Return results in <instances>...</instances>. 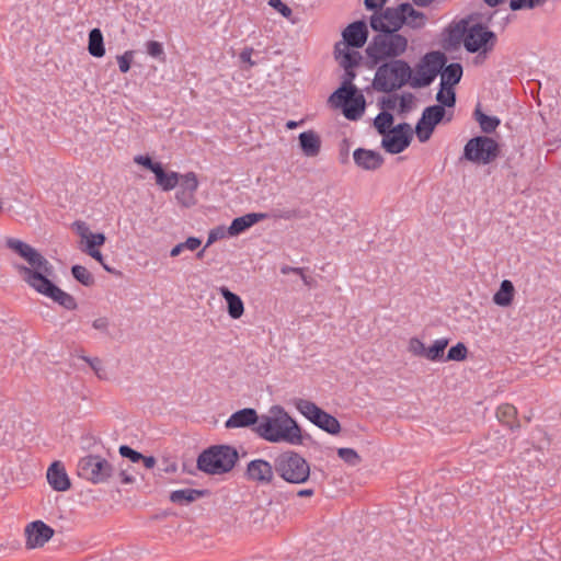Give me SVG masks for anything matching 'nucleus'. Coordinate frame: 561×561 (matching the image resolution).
<instances>
[{
    "label": "nucleus",
    "mask_w": 561,
    "mask_h": 561,
    "mask_svg": "<svg viewBox=\"0 0 561 561\" xmlns=\"http://www.w3.org/2000/svg\"><path fill=\"white\" fill-rule=\"evenodd\" d=\"M157 171L154 172L156 175V182L163 191H171L173 190L180 180L179 173L171 171V172H164L162 165L156 168Z\"/></svg>",
    "instance_id": "c756f323"
},
{
    "label": "nucleus",
    "mask_w": 561,
    "mask_h": 561,
    "mask_svg": "<svg viewBox=\"0 0 561 561\" xmlns=\"http://www.w3.org/2000/svg\"><path fill=\"white\" fill-rule=\"evenodd\" d=\"M180 190L176 192V199L184 206H190L194 201V194L198 187V180L194 172L181 176Z\"/></svg>",
    "instance_id": "f3484780"
},
{
    "label": "nucleus",
    "mask_w": 561,
    "mask_h": 561,
    "mask_svg": "<svg viewBox=\"0 0 561 561\" xmlns=\"http://www.w3.org/2000/svg\"><path fill=\"white\" fill-rule=\"evenodd\" d=\"M226 233H228V232L225 230L224 227H218V228L211 229L208 234L206 247H209L211 243H214L218 239L224 238L226 236Z\"/></svg>",
    "instance_id": "5fc2aeb1"
},
{
    "label": "nucleus",
    "mask_w": 561,
    "mask_h": 561,
    "mask_svg": "<svg viewBox=\"0 0 561 561\" xmlns=\"http://www.w3.org/2000/svg\"><path fill=\"white\" fill-rule=\"evenodd\" d=\"M202 495L203 491L196 489H182L171 492L170 501L175 504L185 505L196 501Z\"/></svg>",
    "instance_id": "473e14b6"
},
{
    "label": "nucleus",
    "mask_w": 561,
    "mask_h": 561,
    "mask_svg": "<svg viewBox=\"0 0 561 561\" xmlns=\"http://www.w3.org/2000/svg\"><path fill=\"white\" fill-rule=\"evenodd\" d=\"M294 405L306 419H308L319 428L331 435H336L340 433L341 424L339 420L323 411L312 401L298 398L294 400Z\"/></svg>",
    "instance_id": "1a4fd4ad"
},
{
    "label": "nucleus",
    "mask_w": 561,
    "mask_h": 561,
    "mask_svg": "<svg viewBox=\"0 0 561 561\" xmlns=\"http://www.w3.org/2000/svg\"><path fill=\"white\" fill-rule=\"evenodd\" d=\"M259 421L260 417L257 416V413L254 409L244 408L232 413L230 417L226 421L225 426L227 428L248 427L257 424Z\"/></svg>",
    "instance_id": "6ab92c4d"
},
{
    "label": "nucleus",
    "mask_w": 561,
    "mask_h": 561,
    "mask_svg": "<svg viewBox=\"0 0 561 561\" xmlns=\"http://www.w3.org/2000/svg\"><path fill=\"white\" fill-rule=\"evenodd\" d=\"M7 247L23 257L30 266L18 265L16 268L23 280L38 294L50 298L67 310L77 309L78 305L73 296L55 285L50 277L54 276V266L36 249L14 238L5 241Z\"/></svg>",
    "instance_id": "f257e3e1"
},
{
    "label": "nucleus",
    "mask_w": 561,
    "mask_h": 561,
    "mask_svg": "<svg viewBox=\"0 0 561 561\" xmlns=\"http://www.w3.org/2000/svg\"><path fill=\"white\" fill-rule=\"evenodd\" d=\"M72 276L82 285L91 286L94 284L93 275L82 265H73L71 267Z\"/></svg>",
    "instance_id": "a19ab883"
},
{
    "label": "nucleus",
    "mask_w": 561,
    "mask_h": 561,
    "mask_svg": "<svg viewBox=\"0 0 561 561\" xmlns=\"http://www.w3.org/2000/svg\"><path fill=\"white\" fill-rule=\"evenodd\" d=\"M202 244V240L197 237H188L184 242H181L171 249L170 255L175 257L184 250L195 251Z\"/></svg>",
    "instance_id": "ea45409f"
},
{
    "label": "nucleus",
    "mask_w": 561,
    "mask_h": 561,
    "mask_svg": "<svg viewBox=\"0 0 561 561\" xmlns=\"http://www.w3.org/2000/svg\"><path fill=\"white\" fill-rule=\"evenodd\" d=\"M434 128L435 127H432V125H428V123L420 118L415 126V134L417 139L421 142L427 141L431 138Z\"/></svg>",
    "instance_id": "c03bdc74"
},
{
    "label": "nucleus",
    "mask_w": 561,
    "mask_h": 561,
    "mask_svg": "<svg viewBox=\"0 0 561 561\" xmlns=\"http://www.w3.org/2000/svg\"><path fill=\"white\" fill-rule=\"evenodd\" d=\"M299 142L302 152L307 157H316L321 149V139L313 130L304 131L299 135Z\"/></svg>",
    "instance_id": "a878e982"
},
{
    "label": "nucleus",
    "mask_w": 561,
    "mask_h": 561,
    "mask_svg": "<svg viewBox=\"0 0 561 561\" xmlns=\"http://www.w3.org/2000/svg\"><path fill=\"white\" fill-rule=\"evenodd\" d=\"M474 118L479 123L482 131L485 134L493 133L501 123L496 116H489L481 112L480 108H476Z\"/></svg>",
    "instance_id": "72a5a7b5"
},
{
    "label": "nucleus",
    "mask_w": 561,
    "mask_h": 561,
    "mask_svg": "<svg viewBox=\"0 0 561 561\" xmlns=\"http://www.w3.org/2000/svg\"><path fill=\"white\" fill-rule=\"evenodd\" d=\"M302 270L304 268H301V267H291V266L285 265L280 268V273L284 275H287L289 273L302 275Z\"/></svg>",
    "instance_id": "774afa93"
},
{
    "label": "nucleus",
    "mask_w": 561,
    "mask_h": 561,
    "mask_svg": "<svg viewBox=\"0 0 561 561\" xmlns=\"http://www.w3.org/2000/svg\"><path fill=\"white\" fill-rule=\"evenodd\" d=\"M133 59H134L133 50H126L123 55L117 57V62H118L121 72L126 73L129 71Z\"/></svg>",
    "instance_id": "09e8293b"
},
{
    "label": "nucleus",
    "mask_w": 561,
    "mask_h": 561,
    "mask_svg": "<svg viewBox=\"0 0 561 561\" xmlns=\"http://www.w3.org/2000/svg\"><path fill=\"white\" fill-rule=\"evenodd\" d=\"M412 69L403 59H394L381 64L375 73L373 85L379 92L390 93L411 85Z\"/></svg>",
    "instance_id": "20e7f679"
},
{
    "label": "nucleus",
    "mask_w": 561,
    "mask_h": 561,
    "mask_svg": "<svg viewBox=\"0 0 561 561\" xmlns=\"http://www.w3.org/2000/svg\"><path fill=\"white\" fill-rule=\"evenodd\" d=\"M147 54L151 57L159 58L164 55L163 46L160 42L157 41H149L146 44Z\"/></svg>",
    "instance_id": "3c124183"
},
{
    "label": "nucleus",
    "mask_w": 561,
    "mask_h": 561,
    "mask_svg": "<svg viewBox=\"0 0 561 561\" xmlns=\"http://www.w3.org/2000/svg\"><path fill=\"white\" fill-rule=\"evenodd\" d=\"M337 455L343 461H345L350 466H357L362 460L360 456L353 448H339Z\"/></svg>",
    "instance_id": "79ce46f5"
},
{
    "label": "nucleus",
    "mask_w": 561,
    "mask_h": 561,
    "mask_svg": "<svg viewBox=\"0 0 561 561\" xmlns=\"http://www.w3.org/2000/svg\"><path fill=\"white\" fill-rule=\"evenodd\" d=\"M119 455L124 458H128L131 462L136 463L139 462L141 458H144V455L139 451L133 449L131 447L127 445L119 446Z\"/></svg>",
    "instance_id": "de8ad7c7"
},
{
    "label": "nucleus",
    "mask_w": 561,
    "mask_h": 561,
    "mask_svg": "<svg viewBox=\"0 0 561 561\" xmlns=\"http://www.w3.org/2000/svg\"><path fill=\"white\" fill-rule=\"evenodd\" d=\"M409 41L400 33L378 32L369 42L366 54L374 65L399 59L407 49Z\"/></svg>",
    "instance_id": "7ed1b4c3"
},
{
    "label": "nucleus",
    "mask_w": 561,
    "mask_h": 561,
    "mask_svg": "<svg viewBox=\"0 0 561 561\" xmlns=\"http://www.w3.org/2000/svg\"><path fill=\"white\" fill-rule=\"evenodd\" d=\"M404 21L401 4H399L374 12L369 19V25L375 32L398 33L404 25Z\"/></svg>",
    "instance_id": "9d476101"
},
{
    "label": "nucleus",
    "mask_w": 561,
    "mask_h": 561,
    "mask_svg": "<svg viewBox=\"0 0 561 561\" xmlns=\"http://www.w3.org/2000/svg\"><path fill=\"white\" fill-rule=\"evenodd\" d=\"M257 435L271 443L302 444L301 428L280 405H273L260 417L255 427Z\"/></svg>",
    "instance_id": "f03ea898"
},
{
    "label": "nucleus",
    "mask_w": 561,
    "mask_h": 561,
    "mask_svg": "<svg viewBox=\"0 0 561 561\" xmlns=\"http://www.w3.org/2000/svg\"><path fill=\"white\" fill-rule=\"evenodd\" d=\"M399 100V112L407 113L412 110L414 103V95L412 93H404L398 96Z\"/></svg>",
    "instance_id": "8fccbe9b"
},
{
    "label": "nucleus",
    "mask_w": 561,
    "mask_h": 561,
    "mask_svg": "<svg viewBox=\"0 0 561 561\" xmlns=\"http://www.w3.org/2000/svg\"><path fill=\"white\" fill-rule=\"evenodd\" d=\"M274 469L278 477L291 484H301L310 477L308 461L294 450L280 453L274 459Z\"/></svg>",
    "instance_id": "423d86ee"
},
{
    "label": "nucleus",
    "mask_w": 561,
    "mask_h": 561,
    "mask_svg": "<svg viewBox=\"0 0 561 561\" xmlns=\"http://www.w3.org/2000/svg\"><path fill=\"white\" fill-rule=\"evenodd\" d=\"M239 455L234 447L215 445L204 450L197 458V468L209 474L227 473L236 466Z\"/></svg>",
    "instance_id": "39448f33"
},
{
    "label": "nucleus",
    "mask_w": 561,
    "mask_h": 561,
    "mask_svg": "<svg viewBox=\"0 0 561 561\" xmlns=\"http://www.w3.org/2000/svg\"><path fill=\"white\" fill-rule=\"evenodd\" d=\"M397 103H398V95H391L388 98H383L380 103V106H381L382 111L388 112V111L394 110L397 106Z\"/></svg>",
    "instance_id": "13d9d810"
},
{
    "label": "nucleus",
    "mask_w": 561,
    "mask_h": 561,
    "mask_svg": "<svg viewBox=\"0 0 561 561\" xmlns=\"http://www.w3.org/2000/svg\"><path fill=\"white\" fill-rule=\"evenodd\" d=\"M334 55L343 69L356 68L362 59L358 51L350 50V47L343 43L335 44Z\"/></svg>",
    "instance_id": "412c9836"
},
{
    "label": "nucleus",
    "mask_w": 561,
    "mask_h": 561,
    "mask_svg": "<svg viewBox=\"0 0 561 561\" xmlns=\"http://www.w3.org/2000/svg\"><path fill=\"white\" fill-rule=\"evenodd\" d=\"M442 81L440 85L454 87L456 85L462 77V67L458 62H453L443 68L442 72Z\"/></svg>",
    "instance_id": "c85d7f7f"
},
{
    "label": "nucleus",
    "mask_w": 561,
    "mask_h": 561,
    "mask_svg": "<svg viewBox=\"0 0 561 561\" xmlns=\"http://www.w3.org/2000/svg\"><path fill=\"white\" fill-rule=\"evenodd\" d=\"M392 124H393V116L391 113L387 111L380 112L374 119V126L377 129V131L385 136L387 134H390L392 130Z\"/></svg>",
    "instance_id": "c9c22d12"
},
{
    "label": "nucleus",
    "mask_w": 561,
    "mask_h": 561,
    "mask_svg": "<svg viewBox=\"0 0 561 561\" xmlns=\"http://www.w3.org/2000/svg\"><path fill=\"white\" fill-rule=\"evenodd\" d=\"M426 348L424 343L417 337H411L408 350L414 356L426 357Z\"/></svg>",
    "instance_id": "49530a36"
},
{
    "label": "nucleus",
    "mask_w": 561,
    "mask_h": 561,
    "mask_svg": "<svg viewBox=\"0 0 561 561\" xmlns=\"http://www.w3.org/2000/svg\"><path fill=\"white\" fill-rule=\"evenodd\" d=\"M112 463L100 455H88L78 461L77 473L93 484L105 483L113 476Z\"/></svg>",
    "instance_id": "0eeeda50"
},
{
    "label": "nucleus",
    "mask_w": 561,
    "mask_h": 561,
    "mask_svg": "<svg viewBox=\"0 0 561 561\" xmlns=\"http://www.w3.org/2000/svg\"><path fill=\"white\" fill-rule=\"evenodd\" d=\"M449 343L448 339H438L434 341L433 345L426 348V357L432 362H438L443 359L444 351Z\"/></svg>",
    "instance_id": "4c0bfd02"
},
{
    "label": "nucleus",
    "mask_w": 561,
    "mask_h": 561,
    "mask_svg": "<svg viewBox=\"0 0 561 561\" xmlns=\"http://www.w3.org/2000/svg\"><path fill=\"white\" fill-rule=\"evenodd\" d=\"M88 50L93 57L101 58L105 55L103 34L100 28L90 31Z\"/></svg>",
    "instance_id": "2f4dec72"
},
{
    "label": "nucleus",
    "mask_w": 561,
    "mask_h": 561,
    "mask_svg": "<svg viewBox=\"0 0 561 561\" xmlns=\"http://www.w3.org/2000/svg\"><path fill=\"white\" fill-rule=\"evenodd\" d=\"M92 327L95 330L106 331L108 328V320L105 317L98 318L93 321Z\"/></svg>",
    "instance_id": "0e129e2a"
},
{
    "label": "nucleus",
    "mask_w": 561,
    "mask_h": 561,
    "mask_svg": "<svg viewBox=\"0 0 561 561\" xmlns=\"http://www.w3.org/2000/svg\"><path fill=\"white\" fill-rule=\"evenodd\" d=\"M26 547L30 549L43 547L53 536L54 529L42 520L28 524L25 528Z\"/></svg>",
    "instance_id": "4468645a"
},
{
    "label": "nucleus",
    "mask_w": 561,
    "mask_h": 561,
    "mask_svg": "<svg viewBox=\"0 0 561 561\" xmlns=\"http://www.w3.org/2000/svg\"><path fill=\"white\" fill-rule=\"evenodd\" d=\"M515 288L511 280L504 279L500 289L493 295V302L500 307H508L514 299Z\"/></svg>",
    "instance_id": "bb28decb"
},
{
    "label": "nucleus",
    "mask_w": 561,
    "mask_h": 561,
    "mask_svg": "<svg viewBox=\"0 0 561 561\" xmlns=\"http://www.w3.org/2000/svg\"><path fill=\"white\" fill-rule=\"evenodd\" d=\"M254 49L252 47H245L241 50L239 58L242 62L248 64L249 67H253L255 61L252 60Z\"/></svg>",
    "instance_id": "6e6d98bb"
},
{
    "label": "nucleus",
    "mask_w": 561,
    "mask_h": 561,
    "mask_svg": "<svg viewBox=\"0 0 561 561\" xmlns=\"http://www.w3.org/2000/svg\"><path fill=\"white\" fill-rule=\"evenodd\" d=\"M355 68H350V69H344V80H343V84L342 85H353L352 84V81L355 79L356 77V72L354 70Z\"/></svg>",
    "instance_id": "69168bd1"
},
{
    "label": "nucleus",
    "mask_w": 561,
    "mask_h": 561,
    "mask_svg": "<svg viewBox=\"0 0 561 561\" xmlns=\"http://www.w3.org/2000/svg\"><path fill=\"white\" fill-rule=\"evenodd\" d=\"M436 100L444 107H453L456 103V93L454 88L448 85H440L439 91L436 94Z\"/></svg>",
    "instance_id": "58836bf2"
},
{
    "label": "nucleus",
    "mask_w": 561,
    "mask_h": 561,
    "mask_svg": "<svg viewBox=\"0 0 561 561\" xmlns=\"http://www.w3.org/2000/svg\"><path fill=\"white\" fill-rule=\"evenodd\" d=\"M495 35L481 24L472 25L465 34L463 45L470 53L484 51L493 46Z\"/></svg>",
    "instance_id": "f8f14e48"
},
{
    "label": "nucleus",
    "mask_w": 561,
    "mask_h": 561,
    "mask_svg": "<svg viewBox=\"0 0 561 561\" xmlns=\"http://www.w3.org/2000/svg\"><path fill=\"white\" fill-rule=\"evenodd\" d=\"M270 216L266 213H250L232 220L227 232L229 236H238L255 225L259 221L267 219Z\"/></svg>",
    "instance_id": "aec40b11"
},
{
    "label": "nucleus",
    "mask_w": 561,
    "mask_h": 561,
    "mask_svg": "<svg viewBox=\"0 0 561 561\" xmlns=\"http://www.w3.org/2000/svg\"><path fill=\"white\" fill-rule=\"evenodd\" d=\"M426 69H430V80H434L438 73L442 72L443 68L447 62V57L439 50L430 51L425 54L420 60Z\"/></svg>",
    "instance_id": "4be33fe9"
},
{
    "label": "nucleus",
    "mask_w": 561,
    "mask_h": 561,
    "mask_svg": "<svg viewBox=\"0 0 561 561\" xmlns=\"http://www.w3.org/2000/svg\"><path fill=\"white\" fill-rule=\"evenodd\" d=\"M401 11H403L404 25L413 28L420 30L423 28L426 24L427 18L426 15L417 11L410 3H401Z\"/></svg>",
    "instance_id": "393cba45"
},
{
    "label": "nucleus",
    "mask_w": 561,
    "mask_h": 561,
    "mask_svg": "<svg viewBox=\"0 0 561 561\" xmlns=\"http://www.w3.org/2000/svg\"><path fill=\"white\" fill-rule=\"evenodd\" d=\"M118 476L122 484H133L135 482V477L128 469H121Z\"/></svg>",
    "instance_id": "680f3d73"
},
{
    "label": "nucleus",
    "mask_w": 561,
    "mask_h": 561,
    "mask_svg": "<svg viewBox=\"0 0 561 561\" xmlns=\"http://www.w3.org/2000/svg\"><path fill=\"white\" fill-rule=\"evenodd\" d=\"M386 1L387 0H365V7L367 10L376 12L383 9Z\"/></svg>",
    "instance_id": "bf43d9fd"
},
{
    "label": "nucleus",
    "mask_w": 561,
    "mask_h": 561,
    "mask_svg": "<svg viewBox=\"0 0 561 561\" xmlns=\"http://www.w3.org/2000/svg\"><path fill=\"white\" fill-rule=\"evenodd\" d=\"M73 226L76 227L77 232L82 239H85L91 233L89 227L84 221H76Z\"/></svg>",
    "instance_id": "052dcab7"
},
{
    "label": "nucleus",
    "mask_w": 561,
    "mask_h": 561,
    "mask_svg": "<svg viewBox=\"0 0 561 561\" xmlns=\"http://www.w3.org/2000/svg\"><path fill=\"white\" fill-rule=\"evenodd\" d=\"M220 295L227 302L228 314L232 319H239L244 312V305L242 299L234 293L230 291L226 286L219 288Z\"/></svg>",
    "instance_id": "b1692460"
},
{
    "label": "nucleus",
    "mask_w": 561,
    "mask_h": 561,
    "mask_svg": "<svg viewBox=\"0 0 561 561\" xmlns=\"http://www.w3.org/2000/svg\"><path fill=\"white\" fill-rule=\"evenodd\" d=\"M496 417L500 423L510 427L512 431L520 428V423L517 419V409L510 403H503L496 409Z\"/></svg>",
    "instance_id": "5701e85b"
},
{
    "label": "nucleus",
    "mask_w": 561,
    "mask_h": 561,
    "mask_svg": "<svg viewBox=\"0 0 561 561\" xmlns=\"http://www.w3.org/2000/svg\"><path fill=\"white\" fill-rule=\"evenodd\" d=\"M543 2L545 0H510V8L513 11L534 9Z\"/></svg>",
    "instance_id": "a18cd8bd"
},
{
    "label": "nucleus",
    "mask_w": 561,
    "mask_h": 561,
    "mask_svg": "<svg viewBox=\"0 0 561 561\" xmlns=\"http://www.w3.org/2000/svg\"><path fill=\"white\" fill-rule=\"evenodd\" d=\"M468 350L466 345L461 342L457 343L455 346H451L447 353L445 360H456L461 362L467 358Z\"/></svg>",
    "instance_id": "37998d69"
},
{
    "label": "nucleus",
    "mask_w": 561,
    "mask_h": 561,
    "mask_svg": "<svg viewBox=\"0 0 561 561\" xmlns=\"http://www.w3.org/2000/svg\"><path fill=\"white\" fill-rule=\"evenodd\" d=\"M47 481L53 490L65 492L70 489V479L61 461H54L47 469Z\"/></svg>",
    "instance_id": "dca6fc26"
},
{
    "label": "nucleus",
    "mask_w": 561,
    "mask_h": 561,
    "mask_svg": "<svg viewBox=\"0 0 561 561\" xmlns=\"http://www.w3.org/2000/svg\"><path fill=\"white\" fill-rule=\"evenodd\" d=\"M357 93L355 85H342L335 92H333L329 99L333 106H345L348 101Z\"/></svg>",
    "instance_id": "7c9ffc66"
},
{
    "label": "nucleus",
    "mask_w": 561,
    "mask_h": 561,
    "mask_svg": "<svg viewBox=\"0 0 561 561\" xmlns=\"http://www.w3.org/2000/svg\"><path fill=\"white\" fill-rule=\"evenodd\" d=\"M344 45L354 48H362L368 38V27L365 21H355L346 26L342 32Z\"/></svg>",
    "instance_id": "2eb2a0df"
},
{
    "label": "nucleus",
    "mask_w": 561,
    "mask_h": 561,
    "mask_svg": "<svg viewBox=\"0 0 561 561\" xmlns=\"http://www.w3.org/2000/svg\"><path fill=\"white\" fill-rule=\"evenodd\" d=\"M354 162L364 170L374 171L383 163L382 156L374 150L358 148L353 153Z\"/></svg>",
    "instance_id": "a211bd4d"
},
{
    "label": "nucleus",
    "mask_w": 561,
    "mask_h": 561,
    "mask_svg": "<svg viewBox=\"0 0 561 561\" xmlns=\"http://www.w3.org/2000/svg\"><path fill=\"white\" fill-rule=\"evenodd\" d=\"M445 113L446 111L442 105H432L423 111L421 119L428 123V125H432V127H435L438 123L442 122Z\"/></svg>",
    "instance_id": "f704fd0d"
},
{
    "label": "nucleus",
    "mask_w": 561,
    "mask_h": 561,
    "mask_svg": "<svg viewBox=\"0 0 561 561\" xmlns=\"http://www.w3.org/2000/svg\"><path fill=\"white\" fill-rule=\"evenodd\" d=\"M268 4L279 12L284 18H289L293 13L291 9L282 2V0H270Z\"/></svg>",
    "instance_id": "864d4df0"
},
{
    "label": "nucleus",
    "mask_w": 561,
    "mask_h": 561,
    "mask_svg": "<svg viewBox=\"0 0 561 561\" xmlns=\"http://www.w3.org/2000/svg\"><path fill=\"white\" fill-rule=\"evenodd\" d=\"M134 161L137 164H140V165L147 168L148 170H150L153 173L157 171L156 168L161 165L160 162L152 161V159L150 157H148V156H136L134 158Z\"/></svg>",
    "instance_id": "603ef678"
},
{
    "label": "nucleus",
    "mask_w": 561,
    "mask_h": 561,
    "mask_svg": "<svg viewBox=\"0 0 561 561\" xmlns=\"http://www.w3.org/2000/svg\"><path fill=\"white\" fill-rule=\"evenodd\" d=\"M275 473L274 463L264 459L251 460L245 470L247 479L261 485L273 483Z\"/></svg>",
    "instance_id": "ddd939ff"
},
{
    "label": "nucleus",
    "mask_w": 561,
    "mask_h": 561,
    "mask_svg": "<svg viewBox=\"0 0 561 561\" xmlns=\"http://www.w3.org/2000/svg\"><path fill=\"white\" fill-rule=\"evenodd\" d=\"M106 238L104 236V233H90L87 238H85V241L87 243L91 244V245H95V247H101L104 244Z\"/></svg>",
    "instance_id": "4d7b16f0"
},
{
    "label": "nucleus",
    "mask_w": 561,
    "mask_h": 561,
    "mask_svg": "<svg viewBox=\"0 0 561 561\" xmlns=\"http://www.w3.org/2000/svg\"><path fill=\"white\" fill-rule=\"evenodd\" d=\"M500 154L499 144L488 136L471 138L463 148V158L477 164H489Z\"/></svg>",
    "instance_id": "6e6552de"
},
{
    "label": "nucleus",
    "mask_w": 561,
    "mask_h": 561,
    "mask_svg": "<svg viewBox=\"0 0 561 561\" xmlns=\"http://www.w3.org/2000/svg\"><path fill=\"white\" fill-rule=\"evenodd\" d=\"M82 359H84L90 365V367L95 371V374L100 377V371L102 369L101 360L98 357L89 358L85 356H82Z\"/></svg>",
    "instance_id": "e2e57ef3"
},
{
    "label": "nucleus",
    "mask_w": 561,
    "mask_h": 561,
    "mask_svg": "<svg viewBox=\"0 0 561 561\" xmlns=\"http://www.w3.org/2000/svg\"><path fill=\"white\" fill-rule=\"evenodd\" d=\"M412 137L410 124L401 123L394 126L390 134L382 137L381 146L387 152L398 154L410 146Z\"/></svg>",
    "instance_id": "9b49d317"
},
{
    "label": "nucleus",
    "mask_w": 561,
    "mask_h": 561,
    "mask_svg": "<svg viewBox=\"0 0 561 561\" xmlns=\"http://www.w3.org/2000/svg\"><path fill=\"white\" fill-rule=\"evenodd\" d=\"M365 111V99L363 94H355L351 101L343 107V114L347 119H359Z\"/></svg>",
    "instance_id": "cd10ccee"
},
{
    "label": "nucleus",
    "mask_w": 561,
    "mask_h": 561,
    "mask_svg": "<svg viewBox=\"0 0 561 561\" xmlns=\"http://www.w3.org/2000/svg\"><path fill=\"white\" fill-rule=\"evenodd\" d=\"M430 69H426L421 61L416 65L415 76L411 75V87L423 88L430 85L434 80H430Z\"/></svg>",
    "instance_id": "e433bc0d"
},
{
    "label": "nucleus",
    "mask_w": 561,
    "mask_h": 561,
    "mask_svg": "<svg viewBox=\"0 0 561 561\" xmlns=\"http://www.w3.org/2000/svg\"><path fill=\"white\" fill-rule=\"evenodd\" d=\"M89 255L98 261L106 271H111L110 267L104 263V259L100 250L89 251Z\"/></svg>",
    "instance_id": "338daca9"
}]
</instances>
